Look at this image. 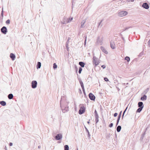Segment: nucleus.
Returning <instances> with one entry per match:
<instances>
[{
  "label": "nucleus",
  "mask_w": 150,
  "mask_h": 150,
  "mask_svg": "<svg viewBox=\"0 0 150 150\" xmlns=\"http://www.w3.org/2000/svg\"><path fill=\"white\" fill-rule=\"evenodd\" d=\"M103 38L101 36H98L97 39L96 44L99 45H101L103 43Z\"/></svg>",
  "instance_id": "f257e3e1"
},
{
  "label": "nucleus",
  "mask_w": 150,
  "mask_h": 150,
  "mask_svg": "<svg viewBox=\"0 0 150 150\" xmlns=\"http://www.w3.org/2000/svg\"><path fill=\"white\" fill-rule=\"evenodd\" d=\"M93 63L95 65V67L99 63V59L95 56H93Z\"/></svg>",
  "instance_id": "f03ea898"
},
{
  "label": "nucleus",
  "mask_w": 150,
  "mask_h": 150,
  "mask_svg": "<svg viewBox=\"0 0 150 150\" xmlns=\"http://www.w3.org/2000/svg\"><path fill=\"white\" fill-rule=\"evenodd\" d=\"M128 14V12L126 11H121L118 13V16L120 17H123L126 15Z\"/></svg>",
  "instance_id": "7ed1b4c3"
},
{
  "label": "nucleus",
  "mask_w": 150,
  "mask_h": 150,
  "mask_svg": "<svg viewBox=\"0 0 150 150\" xmlns=\"http://www.w3.org/2000/svg\"><path fill=\"white\" fill-rule=\"evenodd\" d=\"M1 31L3 34H6L7 32V30L5 26H3L1 28Z\"/></svg>",
  "instance_id": "20e7f679"
},
{
  "label": "nucleus",
  "mask_w": 150,
  "mask_h": 150,
  "mask_svg": "<svg viewBox=\"0 0 150 150\" xmlns=\"http://www.w3.org/2000/svg\"><path fill=\"white\" fill-rule=\"evenodd\" d=\"M60 107L61 108L62 111L63 113H65L69 110L68 107H64V106H62L61 104Z\"/></svg>",
  "instance_id": "39448f33"
},
{
  "label": "nucleus",
  "mask_w": 150,
  "mask_h": 150,
  "mask_svg": "<svg viewBox=\"0 0 150 150\" xmlns=\"http://www.w3.org/2000/svg\"><path fill=\"white\" fill-rule=\"evenodd\" d=\"M85 108L83 105H81L80 107V108L79 110V114L81 115L83 114L85 111Z\"/></svg>",
  "instance_id": "423d86ee"
},
{
  "label": "nucleus",
  "mask_w": 150,
  "mask_h": 150,
  "mask_svg": "<svg viewBox=\"0 0 150 150\" xmlns=\"http://www.w3.org/2000/svg\"><path fill=\"white\" fill-rule=\"evenodd\" d=\"M37 82L36 81H32L31 83V86L32 88H35L37 86Z\"/></svg>",
  "instance_id": "0eeeda50"
},
{
  "label": "nucleus",
  "mask_w": 150,
  "mask_h": 150,
  "mask_svg": "<svg viewBox=\"0 0 150 150\" xmlns=\"http://www.w3.org/2000/svg\"><path fill=\"white\" fill-rule=\"evenodd\" d=\"M62 137V134H57L55 137V139L57 140H60L61 139Z\"/></svg>",
  "instance_id": "6e6552de"
},
{
  "label": "nucleus",
  "mask_w": 150,
  "mask_h": 150,
  "mask_svg": "<svg viewBox=\"0 0 150 150\" xmlns=\"http://www.w3.org/2000/svg\"><path fill=\"white\" fill-rule=\"evenodd\" d=\"M110 47L112 49H115V45L114 40H112L110 41Z\"/></svg>",
  "instance_id": "1a4fd4ad"
},
{
  "label": "nucleus",
  "mask_w": 150,
  "mask_h": 150,
  "mask_svg": "<svg viewBox=\"0 0 150 150\" xmlns=\"http://www.w3.org/2000/svg\"><path fill=\"white\" fill-rule=\"evenodd\" d=\"M89 97L90 99L92 100H94L95 99V96L91 93H90L89 94Z\"/></svg>",
  "instance_id": "9d476101"
},
{
  "label": "nucleus",
  "mask_w": 150,
  "mask_h": 150,
  "mask_svg": "<svg viewBox=\"0 0 150 150\" xmlns=\"http://www.w3.org/2000/svg\"><path fill=\"white\" fill-rule=\"evenodd\" d=\"M142 6L144 8L146 9H148L149 8V6L148 4L146 3H145L143 4L142 5Z\"/></svg>",
  "instance_id": "9b49d317"
},
{
  "label": "nucleus",
  "mask_w": 150,
  "mask_h": 150,
  "mask_svg": "<svg viewBox=\"0 0 150 150\" xmlns=\"http://www.w3.org/2000/svg\"><path fill=\"white\" fill-rule=\"evenodd\" d=\"M86 19H85L84 20H83L82 21L81 23V28H83L84 27V26H85L84 24L86 22Z\"/></svg>",
  "instance_id": "f8f14e48"
},
{
  "label": "nucleus",
  "mask_w": 150,
  "mask_h": 150,
  "mask_svg": "<svg viewBox=\"0 0 150 150\" xmlns=\"http://www.w3.org/2000/svg\"><path fill=\"white\" fill-rule=\"evenodd\" d=\"M10 57L13 61L15 59L16 56L13 54L11 53L10 54Z\"/></svg>",
  "instance_id": "ddd939ff"
},
{
  "label": "nucleus",
  "mask_w": 150,
  "mask_h": 150,
  "mask_svg": "<svg viewBox=\"0 0 150 150\" xmlns=\"http://www.w3.org/2000/svg\"><path fill=\"white\" fill-rule=\"evenodd\" d=\"M79 82H80V83L81 85V86L82 87V89L83 90V93H84L85 92V90H84V88L83 83L82 81H79Z\"/></svg>",
  "instance_id": "4468645a"
},
{
  "label": "nucleus",
  "mask_w": 150,
  "mask_h": 150,
  "mask_svg": "<svg viewBox=\"0 0 150 150\" xmlns=\"http://www.w3.org/2000/svg\"><path fill=\"white\" fill-rule=\"evenodd\" d=\"M100 49L104 53L106 54H108V52L107 50H106L103 47L101 46L100 47Z\"/></svg>",
  "instance_id": "2eb2a0df"
},
{
  "label": "nucleus",
  "mask_w": 150,
  "mask_h": 150,
  "mask_svg": "<svg viewBox=\"0 0 150 150\" xmlns=\"http://www.w3.org/2000/svg\"><path fill=\"white\" fill-rule=\"evenodd\" d=\"M138 107L139 108H143L144 107L143 103L142 102H140L138 103Z\"/></svg>",
  "instance_id": "dca6fc26"
},
{
  "label": "nucleus",
  "mask_w": 150,
  "mask_h": 150,
  "mask_svg": "<svg viewBox=\"0 0 150 150\" xmlns=\"http://www.w3.org/2000/svg\"><path fill=\"white\" fill-rule=\"evenodd\" d=\"M41 67V63L40 62H38L37 63L36 67L37 69H40Z\"/></svg>",
  "instance_id": "f3484780"
},
{
  "label": "nucleus",
  "mask_w": 150,
  "mask_h": 150,
  "mask_svg": "<svg viewBox=\"0 0 150 150\" xmlns=\"http://www.w3.org/2000/svg\"><path fill=\"white\" fill-rule=\"evenodd\" d=\"M0 104L3 106H5L6 104V102L4 101H1L0 102Z\"/></svg>",
  "instance_id": "a211bd4d"
},
{
  "label": "nucleus",
  "mask_w": 150,
  "mask_h": 150,
  "mask_svg": "<svg viewBox=\"0 0 150 150\" xmlns=\"http://www.w3.org/2000/svg\"><path fill=\"white\" fill-rule=\"evenodd\" d=\"M79 64L82 67H84L85 63L82 62H79Z\"/></svg>",
  "instance_id": "6ab92c4d"
},
{
  "label": "nucleus",
  "mask_w": 150,
  "mask_h": 150,
  "mask_svg": "<svg viewBox=\"0 0 150 150\" xmlns=\"http://www.w3.org/2000/svg\"><path fill=\"white\" fill-rule=\"evenodd\" d=\"M121 129V127L120 126H118L117 128V131L118 132H119L120 131Z\"/></svg>",
  "instance_id": "aec40b11"
},
{
  "label": "nucleus",
  "mask_w": 150,
  "mask_h": 150,
  "mask_svg": "<svg viewBox=\"0 0 150 150\" xmlns=\"http://www.w3.org/2000/svg\"><path fill=\"white\" fill-rule=\"evenodd\" d=\"M146 96L145 95H144L143 97L141 98V99L142 100H145L146 99Z\"/></svg>",
  "instance_id": "412c9836"
},
{
  "label": "nucleus",
  "mask_w": 150,
  "mask_h": 150,
  "mask_svg": "<svg viewBox=\"0 0 150 150\" xmlns=\"http://www.w3.org/2000/svg\"><path fill=\"white\" fill-rule=\"evenodd\" d=\"M98 115H97V116H95V121L96 122V124H97L99 120H98Z\"/></svg>",
  "instance_id": "4be33fe9"
},
{
  "label": "nucleus",
  "mask_w": 150,
  "mask_h": 150,
  "mask_svg": "<svg viewBox=\"0 0 150 150\" xmlns=\"http://www.w3.org/2000/svg\"><path fill=\"white\" fill-rule=\"evenodd\" d=\"M64 150H69V147L67 145H65L64 146Z\"/></svg>",
  "instance_id": "5701e85b"
},
{
  "label": "nucleus",
  "mask_w": 150,
  "mask_h": 150,
  "mask_svg": "<svg viewBox=\"0 0 150 150\" xmlns=\"http://www.w3.org/2000/svg\"><path fill=\"white\" fill-rule=\"evenodd\" d=\"M72 19H73L72 17L69 18V19H68L67 20L66 23H69V22H71L72 20Z\"/></svg>",
  "instance_id": "b1692460"
},
{
  "label": "nucleus",
  "mask_w": 150,
  "mask_h": 150,
  "mask_svg": "<svg viewBox=\"0 0 150 150\" xmlns=\"http://www.w3.org/2000/svg\"><path fill=\"white\" fill-rule=\"evenodd\" d=\"M142 108H139L137 110V112H140L142 110Z\"/></svg>",
  "instance_id": "393cba45"
},
{
  "label": "nucleus",
  "mask_w": 150,
  "mask_h": 150,
  "mask_svg": "<svg viewBox=\"0 0 150 150\" xmlns=\"http://www.w3.org/2000/svg\"><path fill=\"white\" fill-rule=\"evenodd\" d=\"M57 65L56 64L54 63L53 64V68L54 69H55L56 68H57Z\"/></svg>",
  "instance_id": "a878e982"
},
{
  "label": "nucleus",
  "mask_w": 150,
  "mask_h": 150,
  "mask_svg": "<svg viewBox=\"0 0 150 150\" xmlns=\"http://www.w3.org/2000/svg\"><path fill=\"white\" fill-rule=\"evenodd\" d=\"M125 59L127 60V62H129L130 61V58L128 57H126L125 58Z\"/></svg>",
  "instance_id": "bb28decb"
},
{
  "label": "nucleus",
  "mask_w": 150,
  "mask_h": 150,
  "mask_svg": "<svg viewBox=\"0 0 150 150\" xmlns=\"http://www.w3.org/2000/svg\"><path fill=\"white\" fill-rule=\"evenodd\" d=\"M1 16L2 17L1 19H3V8H2V11H1Z\"/></svg>",
  "instance_id": "cd10ccee"
},
{
  "label": "nucleus",
  "mask_w": 150,
  "mask_h": 150,
  "mask_svg": "<svg viewBox=\"0 0 150 150\" xmlns=\"http://www.w3.org/2000/svg\"><path fill=\"white\" fill-rule=\"evenodd\" d=\"M82 68L80 67H79V74H81V72L82 71Z\"/></svg>",
  "instance_id": "c85d7f7f"
},
{
  "label": "nucleus",
  "mask_w": 150,
  "mask_h": 150,
  "mask_svg": "<svg viewBox=\"0 0 150 150\" xmlns=\"http://www.w3.org/2000/svg\"><path fill=\"white\" fill-rule=\"evenodd\" d=\"M13 97V94L10 93V99H12Z\"/></svg>",
  "instance_id": "c756f323"
},
{
  "label": "nucleus",
  "mask_w": 150,
  "mask_h": 150,
  "mask_svg": "<svg viewBox=\"0 0 150 150\" xmlns=\"http://www.w3.org/2000/svg\"><path fill=\"white\" fill-rule=\"evenodd\" d=\"M6 23L7 24H9V19H8L6 21Z\"/></svg>",
  "instance_id": "7c9ffc66"
},
{
  "label": "nucleus",
  "mask_w": 150,
  "mask_h": 150,
  "mask_svg": "<svg viewBox=\"0 0 150 150\" xmlns=\"http://www.w3.org/2000/svg\"><path fill=\"white\" fill-rule=\"evenodd\" d=\"M104 80L105 81H108V79L106 77H105L104 78Z\"/></svg>",
  "instance_id": "2f4dec72"
},
{
  "label": "nucleus",
  "mask_w": 150,
  "mask_h": 150,
  "mask_svg": "<svg viewBox=\"0 0 150 150\" xmlns=\"http://www.w3.org/2000/svg\"><path fill=\"white\" fill-rule=\"evenodd\" d=\"M113 124L112 123H111L109 125V127H111L113 126Z\"/></svg>",
  "instance_id": "473e14b6"
},
{
  "label": "nucleus",
  "mask_w": 150,
  "mask_h": 150,
  "mask_svg": "<svg viewBox=\"0 0 150 150\" xmlns=\"http://www.w3.org/2000/svg\"><path fill=\"white\" fill-rule=\"evenodd\" d=\"M95 116H97V115H98L97 112L96 111V110H95Z\"/></svg>",
  "instance_id": "72a5a7b5"
},
{
  "label": "nucleus",
  "mask_w": 150,
  "mask_h": 150,
  "mask_svg": "<svg viewBox=\"0 0 150 150\" xmlns=\"http://www.w3.org/2000/svg\"><path fill=\"white\" fill-rule=\"evenodd\" d=\"M120 116H118V118H117V121H118V122H119V120H120Z\"/></svg>",
  "instance_id": "f704fd0d"
},
{
  "label": "nucleus",
  "mask_w": 150,
  "mask_h": 150,
  "mask_svg": "<svg viewBox=\"0 0 150 150\" xmlns=\"http://www.w3.org/2000/svg\"><path fill=\"white\" fill-rule=\"evenodd\" d=\"M118 115L117 113H115L114 114V116L115 117L117 116Z\"/></svg>",
  "instance_id": "c9c22d12"
},
{
  "label": "nucleus",
  "mask_w": 150,
  "mask_h": 150,
  "mask_svg": "<svg viewBox=\"0 0 150 150\" xmlns=\"http://www.w3.org/2000/svg\"><path fill=\"white\" fill-rule=\"evenodd\" d=\"M101 67H102L103 68V69H104L105 68L106 66L105 65H102L101 66Z\"/></svg>",
  "instance_id": "e433bc0d"
},
{
  "label": "nucleus",
  "mask_w": 150,
  "mask_h": 150,
  "mask_svg": "<svg viewBox=\"0 0 150 150\" xmlns=\"http://www.w3.org/2000/svg\"><path fill=\"white\" fill-rule=\"evenodd\" d=\"M67 46H68V44H67V43H66V47L67 48V50L68 51L69 48Z\"/></svg>",
  "instance_id": "4c0bfd02"
},
{
  "label": "nucleus",
  "mask_w": 150,
  "mask_h": 150,
  "mask_svg": "<svg viewBox=\"0 0 150 150\" xmlns=\"http://www.w3.org/2000/svg\"><path fill=\"white\" fill-rule=\"evenodd\" d=\"M122 111H121L120 113V114L118 115L119 116H120V117H121V113H122Z\"/></svg>",
  "instance_id": "58836bf2"
},
{
  "label": "nucleus",
  "mask_w": 150,
  "mask_h": 150,
  "mask_svg": "<svg viewBox=\"0 0 150 150\" xmlns=\"http://www.w3.org/2000/svg\"><path fill=\"white\" fill-rule=\"evenodd\" d=\"M128 1L129 2H133L134 1V0H128Z\"/></svg>",
  "instance_id": "ea45409f"
},
{
  "label": "nucleus",
  "mask_w": 150,
  "mask_h": 150,
  "mask_svg": "<svg viewBox=\"0 0 150 150\" xmlns=\"http://www.w3.org/2000/svg\"><path fill=\"white\" fill-rule=\"evenodd\" d=\"M102 20L100 23H98V26H99L101 24V23H102Z\"/></svg>",
  "instance_id": "a19ab883"
},
{
  "label": "nucleus",
  "mask_w": 150,
  "mask_h": 150,
  "mask_svg": "<svg viewBox=\"0 0 150 150\" xmlns=\"http://www.w3.org/2000/svg\"><path fill=\"white\" fill-rule=\"evenodd\" d=\"M86 37L85 39V42H84V45H86Z\"/></svg>",
  "instance_id": "79ce46f5"
},
{
  "label": "nucleus",
  "mask_w": 150,
  "mask_h": 150,
  "mask_svg": "<svg viewBox=\"0 0 150 150\" xmlns=\"http://www.w3.org/2000/svg\"><path fill=\"white\" fill-rule=\"evenodd\" d=\"M127 108H126V109H125V110L124 111V112H123V114H125V112L126 111V110H127Z\"/></svg>",
  "instance_id": "37998d69"
},
{
  "label": "nucleus",
  "mask_w": 150,
  "mask_h": 150,
  "mask_svg": "<svg viewBox=\"0 0 150 150\" xmlns=\"http://www.w3.org/2000/svg\"><path fill=\"white\" fill-rule=\"evenodd\" d=\"M116 88H117V90H118V91H119L120 90V89L118 87H116Z\"/></svg>",
  "instance_id": "c03bdc74"
},
{
  "label": "nucleus",
  "mask_w": 150,
  "mask_h": 150,
  "mask_svg": "<svg viewBox=\"0 0 150 150\" xmlns=\"http://www.w3.org/2000/svg\"><path fill=\"white\" fill-rule=\"evenodd\" d=\"M86 131H87L88 133V134H89V132L88 130V129L87 128H86Z\"/></svg>",
  "instance_id": "a18cd8bd"
},
{
  "label": "nucleus",
  "mask_w": 150,
  "mask_h": 150,
  "mask_svg": "<svg viewBox=\"0 0 150 150\" xmlns=\"http://www.w3.org/2000/svg\"><path fill=\"white\" fill-rule=\"evenodd\" d=\"M13 145V144L12 143L10 142V146H12Z\"/></svg>",
  "instance_id": "49530a36"
},
{
  "label": "nucleus",
  "mask_w": 150,
  "mask_h": 150,
  "mask_svg": "<svg viewBox=\"0 0 150 150\" xmlns=\"http://www.w3.org/2000/svg\"><path fill=\"white\" fill-rule=\"evenodd\" d=\"M119 122H118L117 121V123H116V125H118Z\"/></svg>",
  "instance_id": "de8ad7c7"
},
{
  "label": "nucleus",
  "mask_w": 150,
  "mask_h": 150,
  "mask_svg": "<svg viewBox=\"0 0 150 150\" xmlns=\"http://www.w3.org/2000/svg\"><path fill=\"white\" fill-rule=\"evenodd\" d=\"M9 97H10V96H9V94L8 95V98L9 99Z\"/></svg>",
  "instance_id": "09e8293b"
},
{
  "label": "nucleus",
  "mask_w": 150,
  "mask_h": 150,
  "mask_svg": "<svg viewBox=\"0 0 150 150\" xmlns=\"http://www.w3.org/2000/svg\"><path fill=\"white\" fill-rule=\"evenodd\" d=\"M38 148L39 149H40V148H41V146H39L38 147Z\"/></svg>",
  "instance_id": "8fccbe9b"
},
{
  "label": "nucleus",
  "mask_w": 150,
  "mask_h": 150,
  "mask_svg": "<svg viewBox=\"0 0 150 150\" xmlns=\"http://www.w3.org/2000/svg\"><path fill=\"white\" fill-rule=\"evenodd\" d=\"M124 115V114H123V115H122V119H123V118Z\"/></svg>",
  "instance_id": "3c124183"
},
{
  "label": "nucleus",
  "mask_w": 150,
  "mask_h": 150,
  "mask_svg": "<svg viewBox=\"0 0 150 150\" xmlns=\"http://www.w3.org/2000/svg\"><path fill=\"white\" fill-rule=\"evenodd\" d=\"M4 149H5V150H6V149H6V146H5V147H4Z\"/></svg>",
  "instance_id": "603ef678"
},
{
  "label": "nucleus",
  "mask_w": 150,
  "mask_h": 150,
  "mask_svg": "<svg viewBox=\"0 0 150 150\" xmlns=\"http://www.w3.org/2000/svg\"><path fill=\"white\" fill-rule=\"evenodd\" d=\"M70 39V38H68V40L69 41Z\"/></svg>",
  "instance_id": "864d4df0"
},
{
  "label": "nucleus",
  "mask_w": 150,
  "mask_h": 150,
  "mask_svg": "<svg viewBox=\"0 0 150 150\" xmlns=\"http://www.w3.org/2000/svg\"><path fill=\"white\" fill-rule=\"evenodd\" d=\"M87 123H88V124H89V123H90V122H89V121H88V122H87Z\"/></svg>",
  "instance_id": "5fc2aeb1"
},
{
  "label": "nucleus",
  "mask_w": 150,
  "mask_h": 150,
  "mask_svg": "<svg viewBox=\"0 0 150 150\" xmlns=\"http://www.w3.org/2000/svg\"><path fill=\"white\" fill-rule=\"evenodd\" d=\"M88 135H89V136H90V135L89 134H89H88Z\"/></svg>",
  "instance_id": "6e6d98bb"
},
{
  "label": "nucleus",
  "mask_w": 150,
  "mask_h": 150,
  "mask_svg": "<svg viewBox=\"0 0 150 150\" xmlns=\"http://www.w3.org/2000/svg\"><path fill=\"white\" fill-rule=\"evenodd\" d=\"M65 23H65V22H64V23H63V24H65Z\"/></svg>",
  "instance_id": "4d7b16f0"
},
{
  "label": "nucleus",
  "mask_w": 150,
  "mask_h": 150,
  "mask_svg": "<svg viewBox=\"0 0 150 150\" xmlns=\"http://www.w3.org/2000/svg\"><path fill=\"white\" fill-rule=\"evenodd\" d=\"M77 150H78V149H77Z\"/></svg>",
  "instance_id": "13d9d810"
},
{
  "label": "nucleus",
  "mask_w": 150,
  "mask_h": 150,
  "mask_svg": "<svg viewBox=\"0 0 150 150\" xmlns=\"http://www.w3.org/2000/svg\"><path fill=\"white\" fill-rule=\"evenodd\" d=\"M6 150H7V149H6Z\"/></svg>",
  "instance_id": "bf43d9fd"
}]
</instances>
